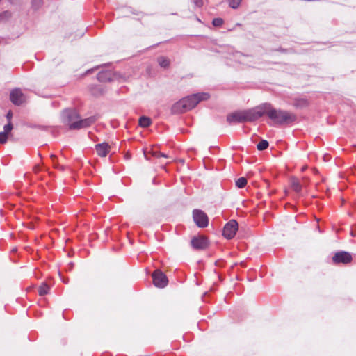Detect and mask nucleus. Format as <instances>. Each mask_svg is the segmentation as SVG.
Listing matches in <instances>:
<instances>
[{"mask_svg":"<svg viewBox=\"0 0 356 356\" xmlns=\"http://www.w3.org/2000/svg\"><path fill=\"white\" fill-rule=\"evenodd\" d=\"M194 222L199 227H206L209 224V218L207 214L202 210L195 209L193 211Z\"/></svg>","mask_w":356,"mask_h":356,"instance_id":"39448f33","label":"nucleus"},{"mask_svg":"<svg viewBox=\"0 0 356 356\" xmlns=\"http://www.w3.org/2000/svg\"><path fill=\"white\" fill-rule=\"evenodd\" d=\"M291 188L296 193H300L302 189V185L300 184L299 180L296 178H292L291 179Z\"/></svg>","mask_w":356,"mask_h":356,"instance_id":"4468645a","label":"nucleus"},{"mask_svg":"<svg viewBox=\"0 0 356 356\" xmlns=\"http://www.w3.org/2000/svg\"><path fill=\"white\" fill-rule=\"evenodd\" d=\"M209 98L208 93H199L188 96L177 102L173 106L175 112L184 113L193 108L200 101Z\"/></svg>","mask_w":356,"mask_h":356,"instance_id":"f257e3e1","label":"nucleus"},{"mask_svg":"<svg viewBox=\"0 0 356 356\" xmlns=\"http://www.w3.org/2000/svg\"><path fill=\"white\" fill-rule=\"evenodd\" d=\"M234 57L238 58L239 60V62L242 63L243 61V60L245 58V57L240 54V53H236L235 55H234Z\"/></svg>","mask_w":356,"mask_h":356,"instance_id":"b1692460","label":"nucleus"},{"mask_svg":"<svg viewBox=\"0 0 356 356\" xmlns=\"http://www.w3.org/2000/svg\"><path fill=\"white\" fill-rule=\"evenodd\" d=\"M223 21L221 18H216L213 20V24L216 26H220L222 24Z\"/></svg>","mask_w":356,"mask_h":356,"instance_id":"5701e85b","label":"nucleus"},{"mask_svg":"<svg viewBox=\"0 0 356 356\" xmlns=\"http://www.w3.org/2000/svg\"><path fill=\"white\" fill-rule=\"evenodd\" d=\"M49 291V286L45 284V283H43L38 289V293H39V295L40 296H44L45 294H47L48 292Z\"/></svg>","mask_w":356,"mask_h":356,"instance_id":"a211bd4d","label":"nucleus"},{"mask_svg":"<svg viewBox=\"0 0 356 356\" xmlns=\"http://www.w3.org/2000/svg\"><path fill=\"white\" fill-rule=\"evenodd\" d=\"M353 258L350 253L347 252H337L332 257V261L334 264H348L351 262Z\"/></svg>","mask_w":356,"mask_h":356,"instance_id":"1a4fd4ad","label":"nucleus"},{"mask_svg":"<svg viewBox=\"0 0 356 356\" xmlns=\"http://www.w3.org/2000/svg\"><path fill=\"white\" fill-rule=\"evenodd\" d=\"M158 63L162 67L166 68L170 65V60L164 56L158 58Z\"/></svg>","mask_w":356,"mask_h":356,"instance_id":"dca6fc26","label":"nucleus"},{"mask_svg":"<svg viewBox=\"0 0 356 356\" xmlns=\"http://www.w3.org/2000/svg\"><path fill=\"white\" fill-rule=\"evenodd\" d=\"M151 124L150 118L143 116L139 119V125L142 127H147Z\"/></svg>","mask_w":356,"mask_h":356,"instance_id":"f3484780","label":"nucleus"},{"mask_svg":"<svg viewBox=\"0 0 356 356\" xmlns=\"http://www.w3.org/2000/svg\"><path fill=\"white\" fill-rule=\"evenodd\" d=\"M265 114L275 124L289 123L296 120V116L287 111L277 110L270 104H264Z\"/></svg>","mask_w":356,"mask_h":356,"instance_id":"7ed1b4c3","label":"nucleus"},{"mask_svg":"<svg viewBox=\"0 0 356 356\" xmlns=\"http://www.w3.org/2000/svg\"><path fill=\"white\" fill-rule=\"evenodd\" d=\"M12 116H13L12 112L10 111L6 115V118L8 120V122H11L10 121H11Z\"/></svg>","mask_w":356,"mask_h":356,"instance_id":"393cba45","label":"nucleus"},{"mask_svg":"<svg viewBox=\"0 0 356 356\" xmlns=\"http://www.w3.org/2000/svg\"><path fill=\"white\" fill-rule=\"evenodd\" d=\"M10 98L15 105H20L26 101V97L19 89H15L11 91Z\"/></svg>","mask_w":356,"mask_h":356,"instance_id":"9d476101","label":"nucleus"},{"mask_svg":"<svg viewBox=\"0 0 356 356\" xmlns=\"http://www.w3.org/2000/svg\"><path fill=\"white\" fill-rule=\"evenodd\" d=\"M155 156H157V157H164V158H168V156L163 154V153H155Z\"/></svg>","mask_w":356,"mask_h":356,"instance_id":"a878e982","label":"nucleus"},{"mask_svg":"<svg viewBox=\"0 0 356 356\" xmlns=\"http://www.w3.org/2000/svg\"><path fill=\"white\" fill-rule=\"evenodd\" d=\"M247 184V180L245 177H241L236 181V186L238 188H242Z\"/></svg>","mask_w":356,"mask_h":356,"instance_id":"6ab92c4d","label":"nucleus"},{"mask_svg":"<svg viewBox=\"0 0 356 356\" xmlns=\"http://www.w3.org/2000/svg\"><path fill=\"white\" fill-rule=\"evenodd\" d=\"M257 149L260 151L266 149L268 147V141L262 140L257 144Z\"/></svg>","mask_w":356,"mask_h":356,"instance_id":"aec40b11","label":"nucleus"},{"mask_svg":"<svg viewBox=\"0 0 356 356\" xmlns=\"http://www.w3.org/2000/svg\"><path fill=\"white\" fill-rule=\"evenodd\" d=\"M63 116L67 122L70 129H79L81 128L89 127L96 120L95 117H90L83 120H78L79 116L75 110H65L63 113Z\"/></svg>","mask_w":356,"mask_h":356,"instance_id":"f03ea898","label":"nucleus"},{"mask_svg":"<svg viewBox=\"0 0 356 356\" xmlns=\"http://www.w3.org/2000/svg\"><path fill=\"white\" fill-rule=\"evenodd\" d=\"M241 0H229V4L232 8H236L241 3Z\"/></svg>","mask_w":356,"mask_h":356,"instance_id":"4be33fe9","label":"nucleus"},{"mask_svg":"<svg viewBox=\"0 0 356 356\" xmlns=\"http://www.w3.org/2000/svg\"><path fill=\"white\" fill-rule=\"evenodd\" d=\"M195 4H196L197 6H199V7L202 6V4H203V1H202V0H195Z\"/></svg>","mask_w":356,"mask_h":356,"instance_id":"cd10ccee","label":"nucleus"},{"mask_svg":"<svg viewBox=\"0 0 356 356\" xmlns=\"http://www.w3.org/2000/svg\"><path fill=\"white\" fill-rule=\"evenodd\" d=\"M95 149L99 156L105 157L110 151V146L108 143H103L96 145Z\"/></svg>","mask_w":356,"mask_h":356,"instance_id":"f8f14e48","label":"nucleus"},{"mask_svg":"<svg viewBox=\"0 0 356 356\" xmlns=\"http://www.w3.org/2000/svg\"><path fill=\"white\" fill-rule=\"evenodd\" d=\"M111 72H100L98 74L97 78L101 81H112L113 79L111 77Z\"/></svg>","mask_w":356,"mask_h":356,"instance_id":"2eb2a0df","label":"nucleus"},{"mask_svg":"<svg viewBox=\"0 0 356 356\" xmlns=\"http://www.w3.org/2000/svg\"><path fill=\"white\" fill-rule=\"evenodd\" d=\"M238 229V224L235 220H231L225 224L222 234L227 239H232L236 235Z\"/></svg>","mask_w":356,"mask_h":356,"instance_id":"423d86ee","label":"nucleus"},{"mask_svg":"<svg viewBox=\"0 0 356 356\" xmlns=\"http://www.w3.org/2000/svg\"><path fill=\"white\" fill-rule=\"evenodd\" d=\"M152 279L154 286L159 288L165 287L168 282L165 275L159 270H156L153 273Z\"/></svg>","mask_w":356,"mask_h":356,"instance_id":"0eeeda50","label":"nucleus"},{"mask_svg":"<svg viewBox=\"0 0 356 356\" xmlns=\"http://www.w3.org/2000/svg\"><path fill=\"white\" fill-rule=\"evenodd\" d=\"M13 129V124L11 122H8L3 127V131L0 132V143L4 144L7 142L8 136Z\"/></svg>","mask_w":356,"mask_h":356,"instance_id":"ddd939ff","label":"nucleus"},{"mask_svg":"<svg viewBox=\"0 0 356 356\" xmlns=\"http://www.w3.org/2000/svg\"><path fill=\"white\" fill-rule=\"evenodd\" d=\"M227 121L230 124L245 122L243 111H238L229 113L227 116Z\"/></svg>","mask_w":356,"mask_h":356,"instance_id":"9b49d317","label":"nucleus"},{"mask_svg":"<svg viewBox=\"0 0 356 356\" xmlns=\"http://www.w3.org/2000/svg\"><path fill=\"white\" fill-rule=\"evenodd\" d=\"M191 244L195 250H202L208 247L209 241L204 236H197L191 239Z\"/></svg>","mask_w":356,"mask_h":356,"instance_id":"6e6552de","label":"nucleus"},{"mask_svg":"<svg viewBox=\"0 0 356 356\" xmlns=\"http://www.w3.org/2000/svg\"><path fill=\"white\" fill-rule=\"evenodd\" d=\"M308 104L307 101L305 99H300L299 100H297L295 105L298 107H303L306 106Z\"/></svg>","mask_w":356,"mask_h":356,"instance_id":"412c9836","label":"nucleus"},{"mask_svg":"<svg viewBox=\"0 0 356 356\" xmlns=\"http://www.w3.org/2000/svg\"><path fill=\"white\" fill-rule=\"evenodd\" d=\"M41 1L42 0H33V4L35 6H38L40 4Z\"/></svg>","mask_w":356,"mask_h":356,"instance_id":"bb28decb","label":"nucleus"},{"mask_svg":"<svg viewBox=\"0 0 356 356\" xmlns=\"http://www.w3.org/2000/svg\"><path fill=\"white\" fill-rule=\"evenodd\" d=\"M244 120L246 122H253L265 114L264 104L248 110H243Z\"/></svg>","mask_w":356,"mask_h":356,"instance_id":"20e7f679","label":"nucleus"}]
</instances>
